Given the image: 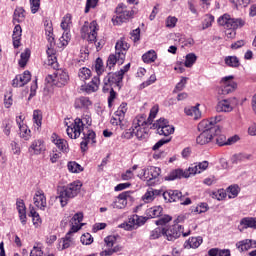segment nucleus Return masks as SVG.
<instances>
[{"instance_id":"nucleus-1","label":"nucleus","mask_w":256,"mask_h":256,"mask_svg":"<svg viewBox=\"0 0 256 256\" xmlns=\"http://www.w3.org/2000/svg\"><path fill=\"white\" fill-rule=\"evenodd\" d=\"M209 167L208 161H202L199 163H194L189 166L187 170L183 169H175L172 172H170L166 177V181H175V179H181L184 177L187 179L188 177H191V175H197V173H203V171H207Z\"/></svg>"},{"instance_id":"nucleus-2","label":"nucleus","mask_w":256,"mask_h":256,"mask_svg":"<svg viewBox=\"0 0 256 256\" xmlns=\"http://www.w3.org/2000/svg\"><path fill=\"white\" fill-rule=\"evenodd\" d=\"M218 25L226 29L225 35L228 39H235L237 29L245 27V20L242 18H231V15L223 14L218 18Z\"/></svg>"},{"instance_id":"nucleus-3","label":"nucleus","mask_w":256,"mask_h":256,"mask_svg":"<svg viewBox=\"0 0 256 256\" xmlns=\"http://www.w3.org/2000/svg\"><path fill=\"white\" fill-rule=\"evenodd\" d=\"M130 47L129 43L123 40V38L116 42L115 54H110L106 62L107 68L110 71L117 65V63L118 65H123L125 63V57Z\"/></svg>"},{"instance_id":"nucleus-4","label":"nucleus","mask_w":256,"mask_h":256,"mask_svg":"<svg viewBox=\"0 0 256 256\" xmlns=\"http://www.w3.org/2000/svg\"><path fill=\"white\" fill-rule=\"evenodd\" d=\"M82 187L83 183H81L79 180H76L66 186L58 188V199L60 200L61 207L67 206L69 199L77 197V195H79L81 192Z\"/></svg>"},{"instance_id":"nucleus-5","label":"nucleus","mask_w":256,"mask_h":256,"mask_svg":"<svg viewBox=\"0 0 256 256\" xmlns=\"http://www.w3.org/2000/svg\"><path fill=\"white\" fill-rule=\"evenodd\" d=\"M157 113H159V107L154 106L151 108L148 118L145 114L137 115L133 120L132 127L135 129L151 127L153 119L157 117Z\"/></svg>"},{"instance_id":"nucleus-6","label":"nucleus","mask_w":256,"mask_h":256,"mask_svg":"<svg viewBox=\"0 0 256 256\" xmlns=\"http://www.w3.org/2000/svg\"><path fill=\"white\" fill-rule=\"evenodd\" d=\"M165 203H180V205H191V198L183 195L180 190H166L162 193Z\"/></svg>"},{"instance_id":"nucleus-7","label":"nucleus","mask_w":256,"mask_h":256,"mask_svg":"<svg viewBox=\"0 0 256 256\" xmlns=\"http://www.w3.org/2000/svg\"><path fill=\"white\" fill-rule=\"evenodd\" d=\"M97 31H99L97 21L85 22L80 30V35L83 39H87L89 43H97Z\"/></svg>"},{"instance_id":"nucleus-8","label":"nucleus","mask_w":256,"mask_h":256,"mask_svg":"<svg viewBox=\"0 0 256 256\" xmlns=\"http://www.w3.org/2000/svg\"><path fill=\"white\" fill-rule=\"evenodd\" d=\"M47 83H52L56 87H65V85L69 84V72L63 69H56V71L52 75H48L46 77Z\"/></svg>"},{"instance_id":"nucleus-9","label":"nucleus","mask_w":256,"mask_h":256,"mask_svg":"<svg viewBox=\"0 0 256 256\" xmlns=\"http://www.w3.org/2000/svg\"><path fill=\"white\" fill-rule=\"evenodd\" d=\"M223 118L221 116H215L210 119H204L198 124V131H202V133H205L207 131L208 133L217 134L221 132V127L217 125V123L221 122Z\"/></svg>"},{"instance_id":"nucleus-10","label":"nucleus","mask_w":256,"mask_h":256,"mask_svg":"<svg viewBox=\"0 0 256 256\" xmlns=\"http://www.w3.org/2000/svg\"><path fill=\"white\" fill-rule=\"evenodd\" d=\"M86 129L87 127H85L83 120L81 118H76L74 123L67 127L66 132L70 139H79L81 137V133Z\"/></svg>"},{"instance_id":"nucleus-11","label":"nucleus","mask_w":256,"mask_h":256,"mask_svg":"<svg viewBox=\"0 0 256 256\" xmlns=\"http://www.w3.org/2000/svg\"><path fill=\"white\" fill-rule=\"evenodd\" d=\"M233 76H226L221 79L220 87L217 89L218 95H229L237 89V82L233 81Z\"/></svg>"},{"instance_id":"nucleus-12","label":"nucleus","mask_w":256,"mask_h":256,"mask_svg":"<svg viewBox=\"0 0 256 256\" xmlns=\"http://www.w3.org/2000/svg\"><path fill=\"white\" fill-rule=\"evenodd\" d=\"M183 233V226L180 224H173L168 228H163V237L167 239V241H175L181 237Z\"/></svg>"},{"instance_id":"nucleus-13","label":"nucleus","mask_w":256,"mask_h":256,"mask_svg":"<svg viewBox=\"0 0 256 256\" xmlns=\"http://www.w3.org/2000/svg\"><path fill=\"white\" fill-rule=\"evenodd\" d=\"M115 13L117 15V23H125V21H129V19L133 17V10L127 8V5H125L124 3L118 4Z\"/></svg>"},{"instance_id":"nucleus-14","label":"nucleus","mask_w":256,"mask_h":256,"mask_svg":"<svg viewBox=\"0 0 256 256\" xmlns=\"http://www.w3.org/2000/svg\"><path fill=\"white\" fill-rule=\"evenodd\" d=\"M161 175V168L152 166L144 171V179L148 185H156L159 183V176Z\"/></svg>"},{"instance_id":"nucleus-15","label":"nucleus","mask_w":256,"mask_h":256,"mask_svg":"<svg viewBox=\"0 0 256 256\" xmlns=\"http://www.w3.org/2000/svg\"><path fill=\"white\" fill-rule=\"evenodd\" d=\"M131 197V191H124L120 193L112 202L113 209H125L127 207V199Z\"/></svg>"},{"instance_id":"nucleus-16","label":"nucleus","mask_w":256,"mask_h":256,"mask_svg":"<svg viewBox=\"0 0 256 256\" xmlns=\"http://www.w3.org/2000/svg\"><path fill=\"white\" fill-rule=\"evenodd\" d=\"M53 47H55V40H53L52 44L51 42H49L48 49L46 51L48 55L47 65H49V67H52L53 69H58L59 63H57V56H55L57 51Z\"/></svg>"},{"instance_id":"nucleus-17","label":"nucleus","mask_w":256,"mask_h":256,"mask_svg":"<svg viewBox=\"0 0 256 256\" xmlns=\"http://www.w3.org/2000/svg\"><path fill=\"white\" fill-rule=\"evenodd\" d=\"M93 107V101L88 96H79L74 101V108L89 111Z\"/></svg>"},{"instance_id":"nucleus-18","label":"nucleus","mask_w":256,"mask_h":256,"mask_svg":"<svg viewBox=\"0 0 256 256\" xmlns=\"http://www.w3.org/2000/svg\"><path fill=\"white\" fill-rule=\"evenodd\" d=\"M29 81H31V72L26 70L23 74L16 75L12 80V87H25Z\"/></svg>"},{"instance_id":"nucleus-19","label":"nucleus","mask_w":256,"mask_h":256,"mask_svg":"<svg viewBox=\"0 0 256 256\" xmlns=\"http://www.w3.org/2000/svg\"><path fill=\"white\" fill-rule=\"evenodd\" d=\"M34 205L41 211H45L47 209V197L45 196V192L43 190H38L35 192L33 197Z\"/></svg>"},{"instance_id":"nucleus-20","label":"nucleus","mask_w":256,"mask_h":256,"mask_svg":"<svg viewBox=\"0 0 256 256\" xmlns=\"http://www.w3.org/2000/svg\"><path fill=\"white\" fill-rule=\"evenodd\" d=\"M52 143L56 145L57 149L61 151L62 153H68L69 152V142L67 140L59 137L56 133H53L51 136Z\"/></svg>"},{"instance_id":"nucleus-21","label":"nucleus","mask_w":256,"mask_h":256,"mask_svg":"<svg viewBox=\"0 0 256 256\" xmlns=\"http://www.w3.org/2000/svg\"><path fill=\"white\" fill-rule=\"evenodd\" d=\"M28 151L32 155H41V153H44V151H46L45 141H43L42 139L34 140L31 143Z\"/></svg>"},{"instance_id":"nucleus-22","label":"nucleus","mask_w":256,"mask_h":256,"mask_svg":"<svg viewBox=\"0 0 256 256\" xmlns=\"http://www.w3.org/2000/svg\"><path fill=\"white\" fill-rule=\"evenodd\" d=\"M100 83L101 80L99 76H94L90 83L81 86V91L88 94L95 93V91L99 90Z\"/></svg>"},{"instance_id":"nucleus-23","label":"nucleus","mask_w":256,"mask_h":256,"mask_svg":"<svg viewBox=\"0 0 256 256\" xmlns=\"http://www.w3.org/2000/svg\"><path fill=\"white\" fill-rule=\"evenodd\" d=\"M104 79H107L112 85L121 89L123 87V77L119 72H109Z\"/></svg>"},{"instance_id":"nucleus-24","label":"nucleus","mask_w":256,"mask_h":256,"mask_svg":"<svg viewBox=\"0 0 256 256\" xmlns=\"http://www.w3.org/2000/svg\"><path fill=\"white\" fill-rule=\"evenodd\" d=\"M236 247L241 252L249 251V249L256 248V241L252 240V239H245V240H242V241H239L238 243H236Z\"/></svg>"},{"instance_id":"nucleus-25","label":"nucleus","mask_w":256,"mask_h":256,"mask_svg":"<svg viewBox=\"0 0 256 256\" xmlns=\"http://www.w3.org/2000/svg\"><path fill=\"white\" fill-rule=\"evenodd\" d=\"M240 231H245V229H256V217H244L240 220Z\"/></svg>"},{"instance_id":"nucleus-26","label":"nucleus","mask_w":256,"mask_h":256,"mask_svg":"<svg viewBox=\"0 0 256 256\" xmlns=\"http://www.w3.org/2000/svg\"><path fill=\"white\" fill-rule=\"evenodd\" d=\"M216 111L218 113H231L233 111V106H231V101L224 99L218 102L216 106Z\"/></svg>"},{"instance_id":"nucleus-27","label":"nucleus","mask_w":256,"mask_h":256,"mask_svg":"<svg viewBox=\"0 0 256 256\" xmlns=\"http://www.w3.org/2000/svg\"><path fill=\"white\" fill-rule=\"evenodd\" d=\"M21 33H23V30L21 29V25L17 24L14 27L12 39H13V46L15 49L19 48L21 45Z\"/></svg>"},{"instance_id":"nucleus-28","label":"nucleus","mask_w":256,"mask_h":256,"mask_svg":"<svg viewBox=\"0 0 256 256\" xmlns=\"http://www.w3.org/2000/svg\"><path fill=\"white\" fill-rule=\"evenodd\" d=\"M203 243V238L201 236L191 237L185 242L184 247L186 249H197Z\"/></svg>"},{"instance_id":"nucleus-29","label":"nucleus","mask_w":256,"mask_h":256,"mask_svg":"<svg viewBox=\"0 0 256 256\" xmlns=\"http://www.w3.org/2000/svg\"><path fill=\"white\" fill-rule=\"evenodd\" d=\"M184 112L186 115H188V117H193L195 121H197V119H201V111L199 110V104H197L196 106L186 107L184 109Z\"/></svg>"},{"instance_id":"nucleus-30","label":"nucleus","mask_w":256,"mask_h":256,"mask_svg":"<svg viewBox=\"0 0 256 256\" xmlns=\"http://www.w3.org/2000/svg\"><path fill=\"white\" fill-rule=\"evenodd\" d=\"M44 27H45L47 41L48 43H51V45H53V40H55V37L53 34V22H51V20L46 19L44 21Z\"/></svg>"},{"instance_id":"nucleus-31","label":"nucleus","mask_w":256,"mask_h":256,"mask_svg":"<svg viewBox=\"0 0 256 256\" xmlns=\"http://www.w3.org/2000/svg\"><path fill=\"white\" fill-rule=\"evenodd\" d=\"M211 141H213V134L208 133L207 131L200 133L196 138V143L198 145H207L208 143H211Z\"/></svg>"},{"instance_id":"nucleus-32","label":"nucleus","mask_w":256,"mask_h":256,"mask_svg":"<svg viewBox=\"0 0 256 256\" xmlns=\"http://www.w3.org/2000/svg\"><path fill=\"white\" fill-rule=\"evenodd\" d=\"M17 125L19 126V135L21 139L29 141V139H31V130L29 129V127H27V125L25 124H21V122H19V119H17Z\"/></svg>"},{"instance_id":"nucleus-33","label":"nucleus","mask_w":256,"mask_h":256,"mask_svg":"<svg viewBox=\"0 0 256 256\" xmlns=\"http://www.w3.org/2000/svg\"><path fill=\"white\" fill-rule=\"evenodd\" d=\"M82 133H83L84 141H86L87 143H91L92 145H95V143H97V140H96L97 135L95 134V131L86 127V130Z\"/></svg>"},{"instance_id":"nucleus-34","label":"nucleus","mask_w":256,"mask_h":256,"mask_svg":"<svg viewBox=\"0 0 256 256\" xmlns=\"http://www.w3.org/2000/svg\"><path fill=\"white\" fill-rule=\"evenodd\" d=\"M149 129H152L151 127H144V128H137L134 131L135 137L139 139V141H145L146 139H149Z\"/></svg>"},{"instance_id":"nucleus-35","label":"nucleus","mask_w":256,"mask_h":256,"mask_svg":"<svg viewBox=\"0 0 256 256\" xmlns=\"http://www.w3.org/2000/svg\"><path fill=\"white\" fill-rule=\"evenodd\" d=\"M137 219H139V215H132L129 218L128 223L122 224V227L125 229V231H133V229H138Z\"/></svg>"},{"instance_id":"nucleus-36","label":"nucleus","mask_w":256,"mask_h":256,"mask_svg":"<svg viewBox=\"0 0 256 256\" xmlns=\"http://www.w3.org/2000/svg\"><path fill=\"white\" fill-rule=\"evenodd\" d=\"M162 214H163V207L161 206H154L146 210V215L147 217H150V219L161 217Z\"/></svg>"},{"instance_id":"nucleus-37","label":"nucleus","mask_w":256,"mask_h":256,"mask_svg":"<svg viewBox=\"0 0 256 256\" xmlns=\"http://www.w3.org/2000/svg\"><path fill=\"white\" fill-rule=\"evenodd\" d=\"M225 65L227 67H232L233 69H237L241 67V61L238 59L237 56H226L224 59Z\"/></svg>"},{"instance_id":"nucleus-38","label":"nucleus","mask_w":256,"mask_h":256,"mask_svg":"<svg viewBox=\"0 0 256 256\" xmlns=\"http://www.w3.org/2000/svg\"><path fill=\"white\" fill-rule=\"evenodd\" d=\"M73 16L70 13H67L60 24L61 29L65 31V33H68V31L71 29V25L73 24Z\"/></svg>"},{"instance_id":"nucleus-39","label":"nucleus","mask_w":256,"mask_h":256,"mask_svg":"<svg viewBox=\"0 0 256 256\" xmlns=\"http://www.w3.org/2000/svg\"><path fill=\"white\" fill-rule=\"evenodd\" d=\"M142 61L147 64L155 63V61H157V52H155V50H149L142 55Z\"/></svg>"},{"instance_id":"nucleus-40","label":"nucleus","mask_w":256,"mask_h":256,"mask_svg":"<svg viewBox=\"0 0 256 256\" xmlns=\"http://www.w3.org/2000/svg\"><path fill=\"white\" fill-rule=\"evenodd\" d=\"M240 191L241 188L239 187V185L234 184L226 189V195H228L230 199H235V197L239 195Z\"/></svg>"},{"instance_id":"nucleus-41","label":"nucleus","mask_w":256,"mask_h":256,"mask_svg":"<svg viewBox=\"0 0 256 256\" xmlns=\"http://www.w3.org/2000/svg\"><path fill=\"white\" fill-rule=\"evenodd\" d=\"M25 20V10L23 8H16L13 15V23H21Z\"/></svg>"},{"instance_id":"nucleus-42","label":"nucleus","mask_w":256,"mask_h":256,"mask_svg":"<svg viewBox=\"0 0 256 256\" xmlns=\"http://www.w3.org/2000/svg\"><path fill=\"white\" fill-rule=\"evenodd\" d=\"M91 69L87 68V67H82L79 69L78 71V77L80 79V81H87L89 79H91Z\"/></svg>"},{"instance_id":"nucleus-43","label":"nucleus","mask_w":256,"mask_h":256,"mask_svg":"<svg viewBox=\"0 0 256 256\" xmlns=\"http://www.w3.org/2000/svg\"><path fill=\"white\" fill-rule=\"evenodd\" d=\"M29 57H31V50L26 49L20 55V60L18 62L19 66L22 67V68H25L27 66L28 61H29Z\"/></svg>"},{"instance_id":"nucleus-44","label":"nucleus","mask_w":256,"mask_h":256,"mask_svg":"<svg viewBox=\"0 0 256 256\" xmlns=\"http://www.w3.org/2000/svg\"><path fill=\"white\" fill-rule=\"evenodd\" d=\"M168 125L169 120L165 118H160L150 126V129H157V133H159V129H163V127H167Z\"/></svg>"},{"instance_id":"nucleus-45","label":"nucleus","mask_w":256,"mask_h":256,"mask_svg":"<svg viewBox=\"0 0 256 256\" xmlns=\"http://www.w3.org/2000/svg\"><path fill=\"white\" fill-rule=\"evenodd\" d=\"M67 167L70 173H81L83 171V167L75 161L68 162Z\"/></svg>"},{"instance_id":"nucleus-46","label":"nucleus","mask_w":256,"mask_h":256,"mask_svg":"<svg viewBox=\"0 0 256 256\" xmlns=\"http://www.w3.org/2000/svg\"><path fill=\"white\" fill-rule=\"evenodd\" d=\"M95 71L97 73V77H101L103 73H105V66L103 65V59L97 58L94 64Z\"/></svg>"},{"instance_id":"nucleus-47","label":"nucleus","mask_w":256,"mask_h":256,"mask_svg":"<svg viewBox=\"0 0 256 256\" xmlns=\"http://www.w3.org/2000/svg\"><path fill=\"white\" fill-rule=\"evenodd\" d=\"M175 133V127L173 125H167L162 127V129H158L159 135H164V137H169V135H173Z\"/></svg>"},{"instance_id":"nucleus-48","label":"nucleus","mask_w":256,"mask_h":256,"mask_svg":"<svg viewBox=\"0 0 256 256\" xmlns=\"http://www.w3.org/2000/svg\"><path fill=\"white\" fill-rule=\"evenodd\" d=\"M197 62V55L195 53H189L186 55V60L184 62V67L191 68Z\"/></svg>"},{"instance_id":"nucleus-49","label":"nucleus","mask_w":256,"mask_h":256,"mask_svg":"<svg viewBox=\"0 0 256 256\" xmlns=\"http://www.w3.org/2000/svg\"><path fill=\"white\" fill-rule=\"evenodd\" d=\"M123 121H125V118L123 116H120L117 112H115L112 118L110 119L111 125H115L116 127H123Z\"/></svg>"},{"instance_id":"nucleus-50","label":"nucleus","mask_w":256,"mask_h":256,"mask_svg":"<svg viewBox=\"0 0 256 256\" xmlns=\"http://www.w3.org/2000/svg\"><path fill=\"white\" fill-rule=\"evenodd\" d=\"M30 217H32L33 225L36 227L41 225V216H39V213L35 210L34 207L30 208Z\"/></svg>"},{"instance_id":"nucleus-51","label":"nucleus","mask_w":256,"mask_h":256,"mask_svg":"<svg viewBox=\"0 0 256 256\" xmlns=\"http://www.w3.org/2000/svg\"><path fill=\"white\" fill-rule=\"evenodd\" d=\"M213 137H216V143L220 147L227 145V136L221 133V129L217 134L213 133Z\"/></svg>"},{"instance_id":"nucleus-52","label":"nucleus","mask_w":256,"mask_h":256,"mask_svg":"<svg viewBox=\"0 0 256 256\" xmlns=\"http://www.w3.org/2000/svg\"><path fill=\"white\" fill-rule=\"evenodd\" d=\"M42 121H43V115L41 114V111L34 110L33 122L36 124L37 129H39L41 127Z\"/></svg>"},{"instance_id":"nucleus-53","label":"nucleus","mask_w":256,"mask_h":256,"mask_svg":"<svg viewBox=\"0 0 256 256\" xmlns=\"http://www.w3.org/2000/svg\"><path fill=\"white\" fill-rule=\"evenodd\" d=\"M71 241V236L68 234H66L65 237L60 240L59 245H62V251L71 247Z\"/></svg>"},{"instance_id":"nucleus-54","label":"nucleus","mask_w":256,"mask_h":256,"mask_svg":"<svg viewBox=\"0 0 256 256\" xmlns=\"http://www.w3.org/2000/svg\"><path fill=\"white\" fill-rule=\"evenodd\" d=\"M31 13L35 15L41 9V0H30Z\"/></svg>"},{"instance_id":"nucleus-55","label":"nucleus","mask_w":256,"mask_h":256,"mask_svg":"<svg viewBox=\"0 0 256 256\" xmlns=\"http://www.w3.org/2000/svg\"><path fill=\"white\" fill-rule=\"evenodd\" d=\"M69 41H71L69 32L63 33V35L59 38V47H67L69 45Z\"/></svg>"},{"instance_id":"nucleus-56","label":"nucleus","mask_w":256,"mask_h":256,"mask_svg":"<svg viewBox=\"0 0 256 256\" xmlns=\"http://www.w3.org/2000/svg\"><path fill=\"white\" fill-rule=\"evenodd\" d=\"M173 220V217H171L170 215H164L161 216L158 220L155 221V224L158 226H163V225H167V223H170V221Z\"/></svg>"},{"instance_id":"nucleus-57","label":"nucleus","mask_w":256,"mask_h":256,"mask_svg":"<svg viewBox=\"0 0 256 256\" xmlns=\"http://www.w3.org/2000/svg\"><path fill=\"white\" fill-rule=\"evenodd\" d=\"M157 81V76L155 74H152L146 81H144L142 84H140L139 89H145L146 87H149V85H153Z\"/></svg>"},{"instance_id":"nucleus-58","label":"nucleus","mask_w":256,"mask_h":256,"mask_svg":"<svg viewBox=\"0 0 256 256\" xmlns=\"http://www.w3.org/2000/svg\"><path fill=\"white\" fill-rule=\"evenodd\" d=\"M212 197L213 199H217V201H223V199L227 197V192H225L223 189H219L218 191L212 193Z\"/></svg>"},{"instance_id":"nucleus-59","label":"nucleus","mask_w":256,"mask_h":256,"mask_svg":"<svg viewBox=\"0 0 256 256\" xmlns=\"http://www.w3.org/2000/svg\"><path fill=\"white\" fill-rule=\"evenodd\" d=\"M80 241L82 245H91L93 243V236L90 233L83 234Z\"/></svg>"},{"instance_id":"nucleus-60","label":"nucleus","mask_w":256,"mask_h":256,"mask_svg":"<svg viewBox=\"0 0 256 256\" xmlns=\"http://www.w3.org/2000/svg\"><path fill=\"white\" fill-rule=\"evenodd\" d=\"M135 135V128L132 126L130 129H126L122 135L121 139H133Z\"/></svg>"},{"instance_id":"nucleus-61","label":"nucleus","mask_w":256,"mask_h":256,"mask_svg":"<svg viewBox=\"0 0 256 256\" xmlns=\"http://www.w3.org/2000/svg\"><path fill=\"white\" fill-rule=\"evenodd\" d=\"M142 201H144V203H152V201H155V197L153 196L151 189L147 190L146 193L142 196Z\"/></svg>"},{"instance_id":"nucleus-62","label":"nucleus","mask_w":256,"mask_h":256,"mask_svg":"<svg viewBox=\"0 0 256 256\" xmlns=\"http://www.w3.org/2000/svg\"><path fill=\"white\" fill-rule=\"evenodd\" d=\"M163 235V228L157 227L151 231L150 239H159Z\"/></svg>"},{"instance_id":"nucleus-63","label":"nucleus","mask_w":256,"mask_h":256,"mask_svg":"<svg viewBox=\"0 0 256 256\" xmlns=\"http://www.w3.org/2000/svg\"><path fill=\"white\" fill-rule=\"evenodd\" d=\"M104 242H105L106 247L112 249L113 245H115V243H117V238L115 236H112V235L111 236H107L104 239Z\"/></svg>"},{"instance_id":"nucleus-64","label":"nucleus","mask_w":256,"mask_h":256,"mask_svg":"<svg viewBox=\"0 0 256 256\" xmlns=\"http://www.w3.org/2000/svg\"><path fill=\"white\" fill-rule=\"evenodd\" d=\"M127 103L126 102H122L120 104V106L118 107L116 113L118 115H120L121 117H124L125 118V114L127 113Z\"/></svg>"}]
</instances>
